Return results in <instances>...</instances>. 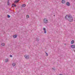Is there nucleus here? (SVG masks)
<instances>
[{"label": "nucleus", "mask_w": 75, "mask_h": 75, "mask_svg": "<svg viewBox=\"0 0 75 75\" xmlns=\"http://www.w3.org/2000/svg\"><path fill=\"white\" fill-rule=\"evenodd\" d=\"M67 20H68L70 22H72L73 21V17L71 15H66L65 17Z\"/></svg>", "instance_id": "nucleus-1"}, {"label": "nucleus", "mask_w": 75, "mask_h": 75, "mask_svg": "<svg viewBox=\"0 0 75 75\" xmlns=\"http://www.w3.org/2000/svg\"><path fill=\"white\" fill-rule=\"evenodd\" d=\"M44 22L45 23L47 24L48 23V20L46 18L44 19Z\"/></svg>", "instance_id": "nucleus-2"}, {"label": "nucleus", "mask_w": 75, "mask_h": 75, "mask_svg": "<svg viewBox=\"0 0 75 75\" xmlns=\"http://www.w3.org/2000/svg\"><path fill=\"white\" fill-rule=\"evenodd\" d=\"M25 59H28V58H29V56L28 55H25Z\"/></svg>", "instance_id": "nucleus-3"}, {"label": "nucleus", "mask_w": 75, "mask_h": 75, "mask_svg": "<svg viewBox=\"0 0 75 75\" xmlns=\"http://www.w3.org/2000/svg\"><path fill=\"white\" fill-rule=\"evenodd\" d=\"M70 3H69V2H67L66 3V5L68 6H70Z\"/></svg>", "instance_id": "nucleus-4"}, {"label": "nucleus", "mask_w": 75, "mask_h": 75, "mask_svg": "<svg viewBox=\"0 0 75 75\" xmlns=\"http://www.w3.org/2000/svg\"><path fill=\"white\" fill-rule=\"evenodd\" d=\"M71 47L72 48H75V45H72L71 46Z\"/></svg>", "instance_id": "nucleus-5"}, {"label": "nucleus", "mask_w": 75, "mask_h": 75, "mask_svg": "<svg viewBox=\"0 0 75 75\" xmlns=\"http://www.w3.org/2000/svg\"><path fill=\"white\" fill-rule=\"evenodd\" d=\"M43 30H44V33H47V32L46 31V29L45 28H43Z\"/></svg>", "instance_id": "nucleus-6"}, {"label": "nucleus", "mask_w": 75, "mask_h": 75, "mask_svg": "<svg viewBox=\"0 0 75 75\" xmlns=\"http://www.w3.org/2000/svg\"><path fill=\"white\" fill-rule=\"evenodd\" d=\"M20 1V0H16L14 1V3H18V1Z\"/></svg>", "instance_id": "nucleus-7"}, {"label": "nucleus", "mask_w": 75, "mask_h": 75, "mask_svg": "<svg viewBox=\"0 0 75 75\" xmlns=\"http://www.w3.org/2000/svg\"><path fill=\"white\" fill-rule=\"evenodd\" d=\"M26 6V5L25 4H23L22 5V7H25Z\"/></svg>", "instance_id": "nucleus-8"}, {"label": "nucleus", "mask_w": 75, "mask_h": 75, "mask_svg": "<svg viewBox=\"0 0 75 75\" xmlns=\"http://www.w3.org/2000/svg\"><path fill=\"white\" fill-rule=\"evenodd\" d=\"M74 43V40H72L71 42V44H73Z\"/></svg>", "instance_id": "nucleus-9"}, {"label": "nucleus", "mask_w": 75, "mask_h": 75, "mask_svg": "<svg viewBox=\"0 0 75 75\" xmlns=\"http://www.w3.org/2000/svg\"><path fill=\"white\" fill-rule=\"evenodd\" d=\"M62 3H65V1L63 0L62 1Z\"/></svg>", "instance_id": "nucleus-10"}, {"label": "nucleus", "mask_w": 75, "mask_h": 75, "mask_svg": "<svg viewBox=\"0 0 75 75\" xmlns=\"http://www.w3.org/2000/svg\"><path fill=\"white\" fill-rule=\"evenodd\" d=\"M13 38H17V35H14L13 36Z\"/></svg>", "instance_id": "nucleus-11"}, {"label": "nucleus", "mask_w": 75, "mask_h": 75, "mask_svg": "<svg viewBox=\"0 0 75 75\" xmlns=\"http://www.w3.org/2000/svg\"><path fill=\"white\" fill-rule=\"evenodd\" d=\"M5 62H8V59H6Z\"/></svg>", "instance_id": "nucleus-12"}, {"label": "nucleus", "mask_w": 75, "mask_h": 75, "mask_svg": "<svg viewBox=\"0 0 75 75\" xmlns=\"http://www.w3.org/2000/svg\"><path fill=\"white\" fill-rule=\"evenodd\" d=\"M1 45H2V46H4V45H5V44H4V43H2L1 44Z\"/></svg>", "instance_id": "nucleus-13"}, {"label": "nucleus", "mask_w": 75, "mask_h": 75, "mask_svg": "<svg viewBox=\"0 0 75 75\" xmlns=\"http://www.w3.org/2000/svg\"><path fill=\"white\" fill-rule=\"evenodd\" d=\"M9 1H8L7 2L8 5V6L10 5V2H9Z\"/></svg>", "instance_id": "nucleus-14"}, {"label": "nucleus", "mask_w": 75, "mask_h": 75, "mask_svg": "<svg viewBox=\"0 0 75 75\" xmlns=\"http://www.w3.org/2000/svg\"><path fill=\"white\" fill-rule=\"evenodd\" d=\"M15 65H16V64L13 63L12 64V66H13V67H15Z\"/></svg>", "instance_id": "nucleus-15"}, {"label": "nucleus", "mask_w": 75, "mask_h": 75, "mask_svg": "<svg viewBox=\"0 0 75 75\" xmlns=\"http://www.w3.org/2000/svg\"><path fill=\"white\" fill-rule=\"evenodd\" d=\"M29 16L28 15H27L26 16V18H29Z\"/></svg>", "instance_id": "nucleus-16"}, {"label": "nucleus", "mask_w": 75, "mask_h": 75, "mask_svg": "<svg viewBox=\"0 0 75 75\" xmlns=\"http://www.w3.org/2000/svg\"><path fill=\"white\" fill-rule=\"evenodd\" d=\"M36 41H39V39H38L37 38L36 39Z\"/></svg>", "instance_id": "nucleus-17"}, {"label": "nucleus", "mask_w": 75, "mask_h": 75, "mask_svg": "<svg viewBox=\"0 0 75 75\" xmlns=\"http://www.w3.org/2000/svg\"><path fill=\"white\" fill-rule=\"evenodd\" d=\"M12 6H14V7H16V6L14 4H12Z\"/></svg>", "instance_id": "nucleus-18"}, {"label": "nucleus", "mask_w": 75, "mask_h": 75, "mask_svg": "<svg viewBox=\"0 0 75 75\" xmlns=\"http://www.w3.org/2000/svg\"><path fill=\"white\" fill-rule=\"evenodd\" d=\"M10 16L9 15H8V18H10Z\"/></svg>", "instance_id": "nucleus-19"}, {"label": "nucleus", "mask_w": 75, "mask_h": 75, "mask_svg": "<svg viewBox=\"0 0 75 75\" xmlns=\"http://www.w3.org/2000/svg\"><path fill=\"white\" fill-rule=\"evenodd\" d=\"M46 55L47 56H48V53H46Z\"/></svg>", "instance_id": "nucleus-20"}, {"label": "nucleus", "mask_w": 75, "mask_h": 75, "mask_svg": "<svg viewBox=\"0 0 75 75\" xmlns=\"http://www.w3.org/2000/svg\"><path fill=\"white\" fill-rule=\"evenodd\" d=\"M10 57H13V56L11 55H10Z\"/></svg>", "instance_id": "nucleus-21"}, {"label": "nucleus", "mask_w": 75, "mask_h": 75, "mask_svg": "<svg viewBox=\"0 0 75 75\" xmlns=\"http://www.w3.org/2000/svg\"><path fill=\"white\" fill-rule=\"evenodd\" d=\"M8 1H10V0H8Z\"/></svg>", "instance_id": "nucleus-22"}, {"label": "nucleus", "mask_w": 75, "mask_h": 75, "mask_svg": "<svg viewBox=\"0 0 75 75\" xmlns=\"http://www.w3.org/2000/svg\"><path fill=\"white\" fill-rule=\"evenodd\" d=\"M54 16H55V15H54Z\"/></svg>", "instance_id": "nucleus-23"}, {"label": "nucleus", "mask_w": 75, "mask_h": 75, "mask_svg": "<svg viewBox=\"0 0 75 75\" xmlns=\"http://www.w3.org/2000/svg\"><path fill=\"white\" fill-rule=\"evenodd\" d=\"M52 69H53V68H52Z\"/></svg>", "instance_id": "nucleus-24"}]
</instances>
